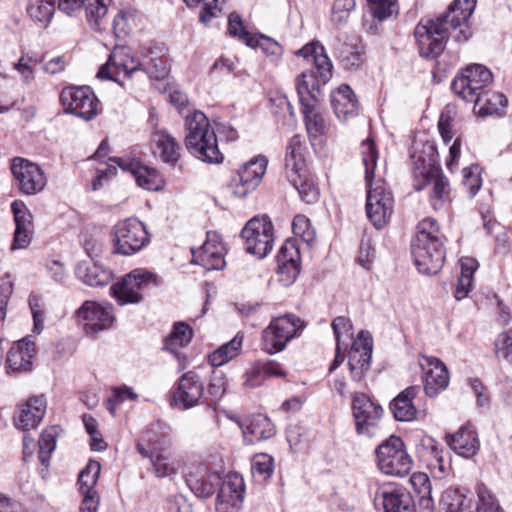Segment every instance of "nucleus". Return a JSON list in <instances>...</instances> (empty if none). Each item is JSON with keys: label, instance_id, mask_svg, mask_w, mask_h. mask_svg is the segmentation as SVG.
Wrapping results in <instances>:
<instances>
[{"label": "nucleus", "instance_id": "f257e3e1", "mask_svg": "<svg viewBox=\"0 0 512 512\" xmlns=\"http://www.w3.org/2000/svg\"><path fill=\"white\" fill-rule=\"evenodd\" d=\"M296 54L304 58L311 57L316 70L302 72L296 82L307 134L310 140L314 141L325 135L330 128L324 114L316 108V102L320 96L321 86L332 78L333 64L324 46L319 42L306 44Z\"/></svg>", "mask_w": 512, "mask_h": 512}, {"label": "nucleus", "instance_id": "f03ea898", "mask_svg": "<svg viewBox=\"0 0 512 512\" xmlns=\"http://www.w3.org/2000/svg\"><path fill=\"white\" fill-rule=\"evenodd\" d=\"M476 0H455L448 11L436 20L419 23L414 31L422 57L439 56L448 40V25L456 29L465 24L472 15Z\"/></svg>", "mask_w": 512, "mask_h": 512}, {"label": "nucleus", "instance_id": "7ed1b4c3", "mask_svg": "<svg viewBox=\"0 0 512 512\" xmlns=\"http://www.w3.org/2000/svg\"><path fill=\"white\" fill-rule=\"evenodd\" d=\"M361 154L365 166V182L368 188L366 214L374 227L381 229L386 226L393 214V194L381 177H375L378 152L373 140L366 139L362 141Z\"/></svg>", "mask_w": 512, "mask_h": 512}, {"label": "nucleus", "instance_id": "20e7f679", "mask_svg": "<svg viewBox=\"0 0 512 512\" xmlns=\"http://www.w3.org/2000/svg\"><path fill=\"white\" fill-rule=\"evenodd\" d=\"M444 240L435 219L428 217L418 223L411 252L419 272L432 275L441 270L445 260Z\"/></svg>", "mask_w": 512, "mask_h": 512}, {"label": "nucleus", "instance_id": "39448f33", "mask_svg": "<svg viewBox=\"0 0 512 512\" xmlns=\"http://www.w3.org/2000/svg\"><path fill=\"white\" fill-rule=\"evenodd\" d=\"M185 146L198 159L208 163H221L223 154L218 148L215 131L209 119L201 111H194L185 117Z\"/></svg>", "mask_w": 512, "mask_h": 512}, {"label": "nucleus", "instance_id": "423d86ee", "mask_svg": "<svg viewBox=\"0 0 512 512\" xmlns=\"http://www.w3.org/2000/svg\"><path fill=\"white\" fill-rule=\"evenodd\" d=\"M285 175L291 185L298 191L302 201L307 204L318 201L319 189L306 167L302 140L298 135L293 136L287 146Z\"/></svg>", "mask_w": 512, "mask_h": 512}, {"label": "nucleus", "instance_id": "0eeeda50", "mask_svg": "<svg viewBox=\"0 0 512 512\" xmlns=\"http://www.w3.org/2000/svg\"><path fill=\"white\" fill-rule=\"evenodd\" d=\"M304 327V321L294 314L274 318L262 332V349L268 354L283 351L288 342L301 334Z\"/></svg>", "mask_w": 512, "mask_h": 512}, {"label": "nucleus", "instance_id": "6e6552de", "mask_svg": "<svg viewBox=\"0 0 512 512\" xmlns=\"http://www.w3.org/2000/svg\"><path fill=\"white\" fill-rule=\"evenodd\" d=\"M377 464L381 472L390 476L404 477L412 469V459L397 436L389 437L376 450Z\"/></svg>", "mask_w": 512, "mask_h": 512}, {"label": "nucleus", "instance_id": "1a4fd4ad", "mask_svg": "<svg viewBox=\"0 0 512 512\" xmlns=\"http://www.w3.org/2000/svg\"><path fill=\"white\" fill-rule=\"evenodd\" d=\"M156 285V276L141 268L132 270L110 288L119 305L137 304L143 300L147 289Z\"/></svg>", "mask_w": 512, "mask_h": 512}, {"label": "nucleus", "instance_id": "9d476101", "mask_svg": "<svg viewBox=\"0 0 512 512\" xmlns=\"http://www.w3.org/2000/svg\"><path fill=\"white\" fill-rule=\"evenodd\" d=\"M145 225L136 218H127L113 228V249L117 254L130 256L149 243Z\"/></svg>", "mask_w": 512, "mask_h": 512}, {"label": "nucleus", "instance_id": "9b49d317", "mask_svg": "<svg viewBox=\"0 0 512 512\" xmlns=\"http://www.w3.org/2000/svg\"><path fill=\"white\" fill-rule=\"evenodd\" d=\"M492 82V73L485 66L474 64L466 67L452 82V90L463 100H483V91Z\"/></svg>", "mask_w": 512, "mask_h": 512}, {"label": "nucleus", "instance_id": "f8f14e48", "mask_svg": "<svg viewBox=\"0 0 512 512\" xmlns=\"http://www.w3.org/2000/svg\"><path fill=\"white\" fill-rule=\"evenodd\" d=\"M248 253L261 259L268 255L273 246V225L267 216L254 217L241 232Z\"/></svg>", "mask_w": 512, "mask_h": 512}, {"label": "nucleus", "instance_id": "ddd939ff", "mask_svg": "<svg viewBox=\"0 0 512 512\" xmlns=\"http://www.w3.org/2000/svg\"><path fill=\"white\" fill-rule=\"evenodd\" d=\"M60 101L66 111L84 120H91L98 114V99L89 87L64 88Z\"/></svg>", "mask_w": 512, "mask_h": 512}, {"label": "nucleus", "instance_id": "4468645a", "mask_svg": "<svg viewBox=\"0 0 512 512\" xmlns=\"http://www.w3.org/2000/svg\"><path fill=\"white\" fill-rule=\"evenodd\" d=\"M11 171L19 191L25 195H35L46 186L47 179L44 172L37 164L26 159L15 158Z\"/></svg>", "mask_w": 512, "mask_h": 512}, {"label": "nucleus", "instance_id": "2eb2a0df", "mask_svg": "<svg viewBox=\"0 0 512 512\" xmlns=\"http://www.w3.org/2000/svg\"><path fill=\"white\" fill-rule=\"evenodd\" d=\"M268 160L264 156H256L242 165L231 180L233 192L238 197H245L255 190L266 172Z\"/></svg>", "mask_w": 512, "mask_h": 512}, {"label": "nucleus", "instance_id": "dca6fc26", "mask_svg": "<svg viewBox=\"0 0 512 512\" xmlns=\"http://www.w3.org/2000/svg\"><path fill=\"white\" fill-rule=\"evenodd\" d=\"M142 64L136 59L128 48L116 47L110 54L107 62L103 65L97 77L108 79L120 83L119 76L122 74L125 78L141 69Z\"/></svg>", "mask_w": 512, "mask_h": 512}, {"label": "nucleus", "instance_id": "f3484780", "mask_svg": "<svg viewBox=\"0 0 512 512\" xmlns=\"http://www.w3.org/2000/svg\"><path fill=\"white\" fill-rule=\"evenodd\" d=\"M203 393L204 384L199 375L194 371H188L179 379L172 393L170 405L180 410L190 409L200 404Z\"/></svg>", "mask_w": 512, "mask_h": 512}, {"label": "nucleus", "instance_id": "a211bd4d", "mask_svg": "<svg viewBox=\"0 0 512 512\" xmlns=\"http://www.w3.org/2000/svg\"><path fill=\"white\" fill-rule=\"evenodd\" d=\"M87 334H94L110 328L115 320L113 306L109 303L85 301L78 309Z\"/></svg>", "mask_w": 512, "mask_h": 512}, {"label": "nucleus", "instance_id": "6ab92c4d", "mask_svg": "<svg viewBox=\"0 0 512 512\" xmlns=\"http://www.w3.org/2000/svg\"><path fill=\"white\" fill-rule=\"evenodd\" d=\"M373 340L368 331L361 330L349 351V369L352 379L361 381L370 368Z\"/></svg>", "mask_w": 512, "mask_h": 512}, {"label": "nucleus", "instance_id": "aec40b11", "mask_svg": "<svg viewBox=\"0 0 512 512\" xmlns=\"http://www.w3.org/2000/svg\"><path fill=\"white\" fill-rule=\"evenodd\" d=\"M192 262L205 270H220L225 266V246L215 232H207V239L198 249H192Z\"/></svg>", "mask_w": 512, "mask_h": 512}, {"label": "nucleus", "instance_id": "412c9836", "mask_svg": "<svg viewBox=\"0 0 512 512\" xmlns=\"http://www.w3.org/2000/svg\"><path fill=\"white\" fill-rule=\"evenodd\" d=\"M374 505L383 512H415V503L409 492L403 488L383 486L374 496Z\"/></svg>", "mask_w": 512, "mask_h": 512}, {"label": "nucleus", "instance_id": "4be33fe9", "mask_svg": "<svg viewBox=\"0 0 512 512\" xmlns=\"http://www.w3.org/2000/svg\"><path fill=\"white\" fill-rule=\"evenodd\" d=\"M245 485L243 478L238 474H229L220 482L217 495V512H233L239 509L243 501Z\"/></svg>", "mask_w": 512, "mask_h": 512}, {"label": "nucleus", "instance_id": "5701e85b", "mask_svg": "<svg viewBox=\"0 0 512 512\" xmlns=\"http://www.w3.org/2000/svg\"><path fill=\"white\" fill-rule=\"evenodd\" d=\"M352 409L359 434L369 433V428L376 426L383 413L382 407L363 393L354 396Z\"/></svg>", "mask_w": 512, "mask_h": 512}, {"label": "nucleus", "instance_id": "b1692460", "mask_svg": "<svg viewBox=\"0 0 512 512\" xmlns=\"http://www.w3.org/2000/svg\"><path fill=\"white\" fill-rule=\"evenodd\" d=\"M334 56L347 70L357 69L363 63V46L358 37L343 34L333 44Z\"/></svg>", "mask_w": 512, "mask_h": 512}, {"label": "nucleus", "instance_id": "393cba45", "mask_svg": "<svg viewBox=\"0 0 512 512\" xmlns=\"http://www.w3.org/2000/svg\"><path fill=\"white\" fill-rule=\"evenodd\" d=\"M110 161L115 163L124 171L131 172L134 175L137 184L144 189L156 191L164 184L162 176L154 168L143 166L139 162L126 160L121 157L110 158Z\"/></svg>", "mask_w": 512, "mask_h": 512}, {"label": "nucleus", "instance_id": "a878e982", "mask_svg": "<svg viewBox=\"0 0 512 512\" xmlns=\"http://www.w3.org/2000/svg\"><path fill=\"white\" fill-rule=\"evenodd\" d=\"M46 413V400L43 396H34L21 404L14 415V424L22 430L36 428Z\"/></svg>", "mask_w": 512, "mask_h": 512}, {"label": "nucleus", "instance_id": "bb28decb", "mask_svg": "<svg viewBox=\"0 0 512 512\" xmlns=\"http://www.w3.org/2000/svg\"><path fill=\"white\" fill-rule=\"evenodd\" d=\"M242 430L244 441L247 444H254L267 440L275 435V426L271 420L262 414L253 415L243 422L238 421Z\"/></svg>", "mask_w": 512, "mask_h": 512}, {"label": "nucleus", "instance_id": "cd10ccee", "mask_svg": "<svg viewBox=\"0 0 512 512\" xmlns=\"http://www.w3.org/2000/svg\"><path fill=\"white\" fill-rule=\"evenodd\" d=\"M427 370L425 371V393L434 397L439 392L447 388L449 383V373L445 364L437 358H425Z\"/></svg>", "mask_w": 512, "mask_h": 512}, {"label": "nucleus", "instance_id": "c85d7f7f", "mask_svg": "<svg viewBox=\"0 0 512 512\" xmlns=\"http://www.w3.org/2000/svg\"><path fill=\"white\" fill-rule=\"evenodd\" d=\"M35 352V345L32 341L24 338L16 342L7 355V368L9 372H26L32 367V358Z\"/></svg>", "mask_w": 512, "mask_h": 512}, {"label": "nucleus", "instance_id": "c756f323", "mask_svg": "<svg viewBox=\"0 0 512 512\" xmlns=\"http://www.w3.org/2000/svg\"><path fill=\"white\" fill-rule=\"evenodd\" d=\"M331 106L341 121H347L358 114V100L348 85H341L331 94Z\"/></svg>", "mask_w": 512, "mask_h": 512}, {"label": "nucleus", "instance_id": "7c9ffc66", "mask_svg": "<svg viewBox=\"0 0 512 512\" xmlns=\"http://www.w3.org/2000/svg\"><path fill=\"white\" fill-rule=\"evenodd\" d=\"M151 142L154 153L165 163H176L181 156L179 142L166 130H156L152 133Z\"/></svg>", "mask_w": 512, "mask_h": 512}, {"label": "nucleus", "instance_id": "2f4dec72", "mask_svg": "<svg viewBox=\"0 0 512 512\" xmlns=\"http://www.w3.org/2000/svg\"><path fill=\"white\" fill-rule=\"evenodd\" d=\"M427 184L432 185L431 203L435 210L440 209L450 200V185L448 179L434 166H430L425 173Z\"/></svg>", "mask_w": 512, "mask_h": 512}, {"label": "nucleus", "instance_id": "473e14b6", "mask_svg": "<svg viewBox=\"0 0 512 512\" xmlns=\"http://www.w3.org/2000/svg\"><path fill=\"white\" fill-rule=\"evenodd\" d=\"M418 386H410L403 390L390 403V409L398 421H411L416 415V408L413 399L418 394Z\"/></svg>", "mask_w": 512, "mask_h": 512}, {"label": "nucleus", "instance_id": "72a5a7b5", "mask_svg": "<svg viewBox=\"0 0 512 512\" xmlns=\"http://www.w3.org/2000/svg\"><path fill=\"white\" fill-rule=\"evenodd\" d=\"M447 443L451 449L465 458L472 457L479 447L476 433L469 427H461L447 439Z\"/></svg>", "mask_w": 512, "mask_h": 512}, {"label": "nucleus", "instance_id": "f704fd0d", "mask_svg": "<svg viewBox=\"0 0 512 512\" xmlns=\"http://www.w3.org/2000/svg\"><path fill=\"white\" fill-rule=\"evenodd\" d=\"M76 275L82 282L93 287L105 286L111 278L109 271L91 262L79 263Z\"/></svg>", "mask_w": 512, "mask_h": 512}, {"label": "nucleus", "instance_id": "c9c22d12", "mask_svg": "<svg viewBox=\"0 0 512 512\" xmlns=\"http://www.w3.org/2000/svg\"><path fill=\"white\" fill-rule=\"evenodd\" d=\"M460 265L461 273L454 292V296L457 300H462L468 296L472 287L473 275L478 268L477 261L470 257L462 258Z\"/></svg>", "mask_w": 512, "mask_h": 512}, {"label": "nucleus", "instance_id": "e433bc0d", "mask_svg": "<svg viewBox=\"0 0 512 512\" xmlns=\"http://www.w3.org/2000/svg\"><path fill=\"white\" fill-rule=\"evenodd\" d=\"M243 343V335L237 333L228 343L219 347L209 355L210 364L219 367L238 356Z\"/></svg>", "mask_w": 512, "mask_h": 512}, {"label": "nucleus", "instance_id": "4c0bfd02", "mask_svg": "<svg viewBox=\"0 0 512 512\" xmlns=\"http://www.w3.org/2000/svg\"><path fill=\"white\" fill-rule=\"evenodd\" d=\"M439 505L443 512H470L466 496L455 488H448L442 493Z\"/></svg>", "mask_w": 512, "mask_h": 512}, {"label": "nucleus", "instance_id": "58836bf2", "mask_svg": "<svg viewBox=\"0 0 512 512\" xmlns=\"http://www.w3.org/2000/svg\"><path fill=\"white\" fill-rule=\"evenodd\" d=\"M473 103L479 107L478 113L481 116H487L499 113L506 106L507 98L499 92L484 90L483 100Z\"/></svg>", "mask_w": 512, "mask_h": 512}, {"label": "nucleus", "instance_id": "ea45409f", "mask_svg": "<svg viewBox=\"0 0 512 512\" xmlns=\"http://www.w3.org/2000/svg\"><path fill=\"white\" fill-rule=\"evenodd\" d=\"M221 478L217 473L207 474L200 478H190L188 480L191 490L198 496L208 498L214 494L216 488L220 485Z\"/></svg>", "mask_w": 512, "mask_h": 512}, {"label": "nucleus", "instance_id": "a19ab883", "mask_svg": "<svg viewBox=\"0 0 512 512\" xmlns=\"http://www.w3.org/2000/svg\"><path fill=\"white\" fill-rule=\"evenodd\" d=\"M426 448L427 455L425 460L431 472L439 477L446 475L450 467L444 460L442 449L432 439L428 440Z\"/></svg>", "mask_w": 512, "mask_h": 512}, {"label": "nucleus", "instance_id": "79ce46f5", "mask_svg": "<svg viewBox=\"0 0 512 512\" xmlns=\"http://www.w3.org/2000/svg\"><path fill=\"white\" fill-rule=\"evenodd\" d=\"M191 339L192 329L183 322L176 323L173 331L165 341V349L176 354L178 347L187 345Z\"/></svg>", "mask_w": 512, "mask_h": 512}, {"label": "nucleus", "instance_id": "37998d69", "mask_svg": "<svg viewBox=\"0 0 512 512\" xmlns=\"http://www.w3.org/2000/svg\"><path fill=\"white\" fill-rule=\"evenodd\" d=\"M59 432L60 428L58 426H51L45 429L41 434L39 440V459L45 466L48 465L50 456L56 448Z\"/></svg>", "mask_w": 512, "mask_h": 512}, {"label": "nucleus", "instance_id": "c03bdc74", "mask_svg": "<svg viewBox=\"0 0 512 512\" xmlns=\"http://www.w3.org/2000/svg\"><path fill=\"white\" fill-rule=\"evenodd\" d=\"M55 0H29L27 12L29 16L40 23L47 24L54 13Z\"/></svg>", "mask_w": 512, "mask_h": 512}, {"label": "nucleus", "instance_id": "a18cd8bd", "mask_svg": "<svg viewBox=\"0 0 512 512\" xmlns=\"http://www.w3.org/2000/svg\"><path fill=\"white\" fill-rule=\"evenodd\" d=\"M14 215L15 230L34 232L33 216L22 201H14L11 204Z\"/></svg>", "mask_w": 512, "mask_h": 512}, {"label": "nucleus", "instance_id": "49530a36", "mask_svg": "<svg viewBox=\"0 0 512 512\" xmlns=\"http://www.w3.org/2000/svg\"><path fill=\"white\" fill-rule=\"evenodd\" d=\"M111 0H81V8L84 7L88 21L99 26L100 20L107 14Z\"/></svg>", "mask_w": 512, "mask_h": 512}, {"label": "nucleus", "instance_id": "de8ad7c7", "mask_svg": "<svg viewBox=\"0 0 512 512\" xmlns=\"http://www.w3.org/2000/svg\"><path fill=\"white\" fill-rule=\"evenodd\" d=\"M100 470L101 466L99 462L94 460L88 462L78 478L80 492H86V490L95 491L94 486L97 483Z\"/></svg>", "mask_w": 512, "mask_h": 512}, {"label": "nucleus", "instance_id": "09e8293b", "mask_svg": "<svg viewBox=\"0 0 512 512\" xmlns=\"http://www.w3.org/2000/svg\"><path fill=\"white\" fill-rule=\"evenodd\" d=\"M355 7V0H335L331 11L332 23L337 27L345 25Z\"/></svg>", "mask_w": 512, "mask_h": 512}, {"label": "nucleus", "instance_id": "8fccbe9b", "mask_svg": "<svg viewBox=\"0 0 512 512\" xmlns=\"http://www.w3.org/2000/svg\"><path fill=\"white\" fill-rule=\"evenodd\" d=\"M228 31L233 37H237L247 46H255V36L248 32L243 26L241 17L237 13H231L228 20Z\"/></svg>", "mask_w": 512, "mask_h": 512}, {"label": "nucleus", "instance_id": "3c124183", "mask_svg": "<svg viewBox=\"0 0 512 512\" xmlns=\"http://www.w3.org/2000/svg\"><path fill=\"white\" fill-rule=\"evenodd\" d=\"M153 473L159 477H169L177 473V464L174 460L161 452H157L151 460Z\"/></svg>", "mask_w": 512, "mask_h": 512}, {"label": "nucleus", "instance_id": "603ef678", "mask_svg": "<svg viewBox=\"0 0 512 512\" xmlns=\"http://www.w3.org/2000/svg\"><path fill=\"white\" fill-rule=\"evenodd\" d=\"M371 12L379 21L390 18L398 12L397 0H367Z\"/></svg>", "mask_w": 512, "mask_h": 512}, {"label": "nucleus", "instance_id": "864d4df0", "mask_svg": "<svg viewBox=\"0 0 512 512\" xmlns=\"http://www.w3.org/2000/svg\"><path fill=\"white\" fill-rule=\"evenodd\" d=\"M273 458L266 454L260 453L252 459V473L261 480H267L273 473Z\"/></svg>", "mask_w": 512, "mask_h": 512}, {"label": "nucleus", "instance_id": "5fc2aeb1", "mask_svg": "<svg viewBox=\"0 0 512 512\" xmlns=\"http://www.w3.org/2000/svg\"><path fill=\"white\" fill-rule=\"evenodd\" d=\"M477 495V512H504L498 501L483 484L477 487Z\"/></svg>", "mask_w": 512, "mask_h": 512}, {"label": "nucleus", "instance_id": "6e6d98bb", "mask_svg": "<svg viewBox=\"0 0 512 512\" xmlns=\"http://www.w3.org/2000/svg\"><path fill=\"white\" fill-rule=\"evenodd\" d=\"M138 398V395L128 386H119L112 389V396L107 400V409L114 415L116 406L126 400L134 401Z\"/></svg>", "mask_w": 512, "mask_h": 512}, {"label": "nucleus", "instance_id": "4d7b16f0", "mask_svg": "<svg viewBox=\"0 0 512 512\" xmlns=\"http://www.w3.org/2000/svg\"><path fill=\"white\" fill-rule=\"evenodd\" d=\"M495 354L512 364V330L503 332L495 340Z\"/></svg>", "mask_w": 512, "mask_h": 512}, {"label": "nucleus", "instance_id": "13d9d810", "mask_svg": "<svg viewBox=\"0 0 512 512\" xmlns=\"http://www.w3.org/2000/svg\"><path fill=\"white\" fill-rule=\"evenodd\" d=\"M146 58L147 61L143 65L151 77L160 80L164 79L168 75L169 67L165 59H163L161 56L154 58L153 56L149 55H147Z\"/></svg>", "mask_w": 512, "mask_h": 512}, {"label": "nucleus", "instance_id": "bf43d9fd", "mask_svg": "<svg viewBox=\"0 0 512 512\" xmlns=\"http://www.w3.org/2000/svg\"><path fill=\"white\" fill-rule=\"evenodd\" d=\"M293 233L306 242L314 239L315 233L311 227L310 220L305 215H296L292 222Z\"/></svg>", "mask_w": 512, "mask_h": 512}, {"label": "nucleus", "instance_id": "052dcab7", "mask_svg": "<svg viewBox=\"0 0 512 512\" xmlns=\"http://www.w3.org/2000/svg\"><path fill=\"white\" fill-rule=\"evenodd\" d=\"M277 262L278 265L300 263V252L293 241L284 242L277 255Z\"/></svg>", "mask_w": 512, "mask_h": 512}, {"label": "nucleus", "instance_id": "680f3d73", "mask_svg": "<svg viewBox=\"0 0 512 512\" xmlns=\"http://www.w3.org/2000/svg\"><path fill=\"white\" fill-rule=\"evenodd\" d=\"M254 47H260L266 55L273 57L275 60L280 59L283 54V48L278 42L262 34L259 37L255 36Z\"/></svg>", "mask_w": 512, "mask_h": 512}, {"label": "nucleus", "instance_id": "e2e57ef3", "mask_svg": "<svg viewBox=\"0 0 512 512\" xmlns=\"http://www.w3.org/2000/svg\"><path fill=\"white\" fill-rule=\"evenodd\" d=\"M300 273V263L278 265L277 278L283 286L292 285Z\"/></svg>", "mask_w": 512, "mask_h": 512}, {"label": "nucleus", "instance_id": "0e129e2a", "mask_svg": "<svg viewBox=\"0 0 512 512\" xmlns=\"http://www.w3.org/2000/svg\"><path fill=\"white\" fill-rule=\"evenodd\" d=\"M226 392V380L221 371L213 370L208 384V394L215 400L220 399Z\"/></svg>", "mask_w": 512, "mask_h": 512}, {"label": "nucleus", "instance_id": "69168bd1", "mask_svg": "<svg viewBox=\"0 0 512 512\" xmlns=\"http://www.w3.org/2000/svg\"><path fill=\"white\" fill-rule=\"evenodd\" d=\"M332 329L336 338V343L341 344V338L346 335L349 338L353 337V325L351 320L345 316H338L332 321Z\"/></svg>", "mask_w": 512, "mask_h": 512}, {"label": "nucleus", "instance_id": "338daca9", "mask_svg": "<svg viewBox=\"0 0 512 512\" xmlns=\"http://www.w3.org/2000/svg\"><path fill=\"white\" fill-rule=\"evenodd\" d=\"M243 385L248 388H255L260 386L265 377L259 362L253 364L244 374Z\"/></svg>", "mask_w": 512, "mask_h": 512}, {"label": "nucleus", "instance_id": "774afa93", "mask_svg": "<svg viewBox=\"0 0 512 512\" xmlns=\"http://www.w3.org/2000/svg\"><path fill=\"white\" fill-rule=\"evenodd\" d=\"M410 483L417 495L432 493L431 482L427 474L422 472L413 473L410 478Z\"/></svg>", "mask_w": 512, "mask_h": 512}]
</instances>
